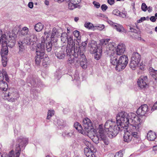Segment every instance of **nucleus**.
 <instances>
[{
  "label": "nucleus",
  "mask_w": 157,
  "mask_h": 157,
  "mask_svg": "<svg viewBox=\"0 0 157 157\" xmlns=\"http://www.w3.org/2000/svg\"><path fill=\"white\" fill-rule=\"evenodd\" d=\"M125 45L123 44H120L117 46L116 54L118 55L123 54L125 51Z\"/></svg>",
  "instance_id": "f3484780"
},
{
  "label": "nucleus",
  "mask_w": 157,
  "mask_h": 157,
  "mask_svg": "<svg viewBox=\"0 0 157 157\" xmlns=\"http://www.w3.org/2000/svg\"><path fill=\"white\" fill-rule=\"evenodd\" d=\"M19 98L18 95L14 92H9L4 94V98L7 99L8 101L13 102L17 100Z\"/></svg>",
  "instance_id": "423d86ee"
},
{
  "label": "nucleus",
  "mask_w": 157,
  "mask_h": 157,
  "mask_svg": "<svg viewBox=\"0 0 157 157\" xmlns=\"http://www.w3.org/2000/svg\"><path fill=\"white\" fill-rule=\"evenodd\" d=\"M113 13L115 15L118 16L122 17H125L126 16L125 14L123 13L122 12H120L117 9L114 10L113 12Z\"/></svg>",
  "instance_id": "7c9ffc66"
},
{
  "label": "nucleus",
  "mask_w": 157,
  "mask_h": 157,
  "mask_svg": "<svg viewBox=\"0 0 157 157\" xmlns=\"http://www.w3.org/2000/svg\"><path fill=\"white\" fill-rule=\"evenodd\" d=\"M36 56L35 57V63L37 65L39 64V56L38 55L39 50L38 49H36Z\"/></svg>",
  "instance_id": "58836bf2"
},
{
  "label": "nucleus",
  "mask_w": 157,
  "mask_h": 157,
  "mask_svg": "<svg viewBox=\"0 0 157 157\" xmlns=\"http://www.w3.org/2000/svg\"><path fill=\"white\" fill-rule=\"evenodd\" d=\"M147 138L150 141H153L156 138V135L154 132L150 131L148 132Z\"/></svg>",
  "instance_id": "4be33fe9"
},
{
  "label": "nucleus",
  "mask_w": 157,
  "mask_h": 157,
  "mask_svg": "<svg viewBox=\"0 0 157 157\" xmlns=\"http://www.w3.org/2000/svg\"><path fill=\"white\" fill-rule=\"evenodd\" d=\"M150 74L153 78L157 82V71L152 69L150 72Z\"/></svg>",
  "instance_id": "473e14b6"
},
{
  "label": "nucleus",
  "mask_w": 157,
  "mask_h": 157,
  "mask_svg": "<svg viewBox=\"0 0 157 157\" xmlns=\"http://www.w3.org/2000/svg\"><path fill=\"white\" fill-rule=\"evenodd\" d=\"M139 69L141 70H144L145 67V65L142 62L141 63L139 66Z\"/></svg>",
  "instance_id": "5fc2aeb1"
},
{
  "label": "nucleus",
  "mask_w": 157,
  "mask_h": 157,
  "mask_svg": "<svg viewBox=\"0 0 157 157\" xmlns=\"http://www.w3.org/2000/svg\"><path fill=\"white\" fill-rule=\"evenodd\" d=\"M141 58V56L137 52L134 53L131 57V59L139 63Z\"/></svg>",
  "instance_id": "5701e85b"
},
{
  "label": "nucleus",
  "mask_w": 157,
  "mask_h": 157,
  "mask_svg": "<svg viewBox=\"0 0 157 157\" xmlns=\"http://www.w3.org/2000/svg\"><path fill=\"white\" fill-rule=\"evenodd\" d=\"M93 141L95 143H97L98 142V138L97 136H94L93 138H92Z\"/></svg>",
  "instance_id": "4d7b16f0"
},
{
  "label": "nucleus",
  "mask_w": 157,
  "mask_h": 157,
  "mask_svg": "<svg viewBox=\"0 0 157 157\" xmlns=\"http://www.w3.org/2000/svg\"><path fill=\"white\" fill-rule=\"evenodd\" d=\"M19 145L18 147H16L15 151H11L8 154H6L5 157H19L20 154L21 148Z\"/></svg>",
  "instance_id": "9d476101"
},
{
  "label": "nucleus",
  "mask_w": 157,
  "mask_h": 157,
  "mask_svg": "<svg viewBox=\"0 0 157 157\" xmlns=\"http://www.w3.org/2000/svg\"><path fill=\"white\" fill-rule=\"evenodd\" d=\"M28 6L31 9H32L33 7V3L32 2H29L28 4Z\"/></svg>",
  "instance_id": "338daca9"
},
{
  "label": "nucleus",
  "mask_w": 157,
  "mask_h": 157,
  "mask_svg": "<svg viewBox=\"0 0 157 157\" xmlns=\"http://www.w3.org/2000/svg\"><path fill=\"white\" fill-rule=\"evenodd\" d=\"M110 40L109 39H102L100 40V44L102 46L106 45Z\"/></svg>",
  "instance_id": "ea45409f"
},
{
  "label": "nucleus",
  "mask_w": 157,
  "mask_h": 157,
  "mask_svg": "<svg viewBox=\"0 0 157 157\" xmlns=\"http://www.w3.org/2000/svg\"><path fill=\"white\" fill-rule=\"evenodd\" d=\"M84 51H82V50H80L79 49H78V54H76L75 53V58H77V57L78 56V55L80 57V59H86L85 57V56L84 54Z\"/></svg>",
  "instance_id": "a878e982"
},
{
  "label": "nucleus",
  "mask_w": 157,
  "mask_h": 157,
  "mask_svg": "<svg viewBox=\"0 0 157 157\" xmlns=\"http://www.w3.org/2000/svg\"><path fill=\"white\" fill-rule=\"evenodd\" d=\"M122 155L121 152L119 151L115 154L114 157H122Z\"/></svg>",
  "instance_id": "680f3d73"
},
{
  "label": "nucleus",
  "mask_w": 157,
  "mask_h": 157,
  "mask_svg": "<svg viewBox=\"0 0 157 157\" xmlns=\"http://www.w3.org/2000/svg\"><path fill=\"white\" fill-rule=\"evenodd\" d=\"M54 114V111L52 110H49L48 112L47 119H49Z\"/></svg>",
  "instance_id": "c03bdc74"
},
{
  "label": "nucleus",
  "mask_w": 157,
  "mask_h": 157,
  "mask_svg": "<svg viewBox=\"0 0 157 157\" xmlns=\"http://www.w3.org/2000/svg\"><path fill=\"white\" fill-rule=\"evenodd\" d=\"M67 34L66 33H63L61 36V41L63 43H65L68 40Z\"/></svg>",
  "instance_id": "72a5a7b5"
},
{
  "label": "nucleus",
  "mask_w": 157,
  "mask_h": 157,
  "mask_svg": "<svg viewBox=\"0 0 157 157\" xmlns=\"http://www.w3.org/2000/svg\"><path fill=\"white\" fill-rule=\"evenodd\" d=\"M112 25L117 31L124 33H126L127 32V30L121 25L117 23H113L112 24Z\"/></svg>",
  "instance_id": "4468645a"
},
{
  "label": "nucleus",
  "mask_w": 157,
  "mask_h": 157,
  "mask_svg": "<svg viewBox=\"0 0 157 157\" xmlns=\"http://www.w3.org/2000/svg\"><path fill=\"white\" fill-rule=\"evenodd\" d=\"M102 48H99L98 51L95 52L96 53L94 55V58L97 60H99L101 57V53L102 52Z\"/></svg>",
  "instance_id": "cd10ccee"
},
{
  "label": "nucleus",
  "mask_w": 157,
  "mask_h": 157,
  "mask_svg": "<svg viewBox=\"0 0 157 157\" xmlns=\"http://www.w3.org/2000/svg\"><path fill=\"white\" fill-rule=\"evenodd\" d=\"M133 113H130L128 114L127 113L122 111L118 113L116 116V121L117 125H120L123 127H127L129 125V120H132L133 122L134 119L132 121L131 119H133V117L131 116V114ZM119 128L117 127V129Z\"/></svg>",
  "instance_id": "7ed1b4c3"
},
{
  "label": "nucleus",
  "mask_w": 157,
  "mask_h": 157,
  "mask_svg": "<svg viewBox=\"0 0 157 157\" xmlns=\"http://www.w3.org/2000/svg\"><path fill=\"white\" fill-rule=\"evenodd\" d=\"M34 28L37 32L39 31V24L38 23L37 24L35 25Z\"/></svg>",
  "instance_id": "69168bd1"
},
{
  "label": "nucleus",
  "mask_w": 157,
  "mask_h": 157,
  "mask_svg": "<svg viewBox=\"0 0 157 157\" xmlns=\"http://www.w3.org/2000/svg\"><path fill=\"white\" fill-rule=\"evenodd\" d=\"M139 63L131 59L129 66L133 70H135L138 66Z\"/></svg>",
  "instance_id": "bb28decb"
},
{
  "label": "nucleus",
  "mask_w": 157,
  "mask_h": 157,
  "mask_svg": "<svg viewBox=\"0 0 157 157\" xmlns=\"http://www.w3.org/2000/svg\"><path fill=\"white\" fill-rule=\"evenodd\" d=\"M110 62L113 65L116 66L118 63V60H117V57L116 56H111Z\"/></svg>",
  "instance_id": "c85d7f7f"
},
{
  "label": "nucleus",
  "mask_w": 157,
  "mask_h": 157,
  "mask_svg": "<svg viewBox=\"0 0 157 157\" xmlns=\"http://www.w3.org/2000/svg\"><path fill=\"white\" fill-rule=\"evenodd\" d=\"M7 54H6V55ZM1 56L2 57V63L3 66V67H5L6 66V64H7V61H6V57L3 56Z\"/></svg>",
  "instance_id": "09e8293b"
},
{
  "label": "nucleus",
  "mask_w": 157,
  "mask_h": 157,
  "mask_svg": "<svg viewBox=\"0 0 157 157\" xmlns=\"http://www.w3.org/2000/svg\"><path fill=\"white\" fill-rule=\"evenodd\" d=\"M8 88V85L6 82L2 80L0 81V89L4 91H6Z\"/></svg>",
  "instance_id": "b1692460"
},
{
  "label": "nucleus",
  "mask_w": 157,
  "mask_h": 157,
  "mask_svg": "<svg viewBox=\"0 0 157 157\" xmlns=\"http://www.w3.org/2000/svg\"><path fill=\"white\" fill-rule=\"evenodd\" d=\"M130 30H131V32H133L132 34L133 36V37H134L135 39H137L139 37L138 34L135 32V29L130 28Z\"/></svg>",
  "instance_id": "8fccbe9b"
},
{
  "label": "nucleus",
  "mask_w": 157,
  "mask_h": 157,
  "mask_svg": "<svg viewBox=\"0 0 157 157\" xmlns=\"http://www.w3.org/2000/svg\"><path fill=\"white\" fill-rule=\"evenodd\" d=\"M65 49L64 48H61L57 49L55 52V55L59 59H63L66 56Z\"/></svg>",
  "instance_id": "9b49d317"
},
{
  "label": "nucleus",
  "mask_w": 157,
  "mask_h": 157,
  "mask_svg": "<svg viewBox=\"0 0 157 157\" xmlns=\"http://www.w3.org/2000/svg\"><path fill=\"white\" fill-rule=\"evenodd\" d=\"M67 46L74 47L75 44L73 42V40L71 37H70L68 38L67 40Z\"/></svg>",
  "instance_id": "4c0bfd02"
},
{
  "label": "nucleus",
  "mask_w": 157,
  "mask_h": 157,
  "mask_svg": "<svg viewBox=\"0 0 157 157\" xmlns=\"http://www.w3.org/2000/svg\"><path fill=\"white\" fill-rule=\"evenodd\" d=\"M148 106L146 104H144L141 105L137 110V114L141 116L140 117H136H136L139 118L140 117H142L145 121L144 119L143 118L142 116L144 115L148 111Z\"/></svg>",
  "instance_id": "6e6552de"
},
{
  "label": "nucleus",
  "mask_w": 157,
  "mask_h": 157,
  "mask_svg": "<svg viewBox=\"0 0 157 157\" xmlns=\"http://www.w3.org/2000/svg\"><path fill=\"white\" fill-rule=\"evenodd\" d=\"M62 135L63 136H67L68 137H71L73 136H74L73 132L72 131L68 132H63L62 134Z\"/></svg>",
  "instance_id": "a19ab883"
},
{
  "label": "nucleus",
  "mask_w": 157,
  "mask_h": 157,
  "mask_svg": "<svg viewBox=\"0 0 157 157\" xmlns=\"http://www.w3.org/2000/svg\"><path fill=\"white\" fill-rule=\"evenodd\" d=\"M85 26L89 29H91L94 27L93 24L90 22L85 23Z\"/></svg>",
  "instance_id": "de8ad7c7"
},
{
  "label": "nucleus",
  "mask_w": 157,
  "mask_h": 157,
  "mask_svg": "<svg viewBox=\"0 0 157 157\" xmlns=\"http://www.w3.org/2000/svg\"><path fill=\"white\" fill-rule=\"evenodd\" d=\"M93 148H89L87 147L84 148V154L87 157H95V153L92 151Z\"/></svg>",
  "instance_id": "a211bd4d"
},
{
  "label": "nucleus",
  "mask_w": 157,
  "mask_h": 157,
  "mask_svg": "<svg viewBox=\"0 0 157 157\" xmlns=\"http://www.w3.org/2000/svg\"><path fill=\"white\" fill-rule=\"evenodd\" d=\"M58 34V33L57 29L55 28H53L52 29V34L51 35V38H54L56 37H57Z\"/></svg>",
  "instance_id": "e433bc0d"
},
{
  "label": "nucleus",
  "mask_w": 157,
  "mask_h": 157,
  "mask_svg": "<svg viewBox=\"0 0 157 157\" xmlns=\"http://www.w3.org/2000/svg\"><path fill=\"white\" fill-rule=\"evenodd\" d=\"M132 139V136L130 132L127 131L124 133L123 136V140L126 142L129 143L131 142Z\"/></svg>",
  "instance_id": "6ab92c4d"
},
{
  "label": "nucleus",
  "mask_w": 157,
  "mask_h": 157,
  "mask_svg": "<svg viewBox=\"0 0 157 157\" xmlns=\"http://www.w3.org/2000/svg\"><path fill=\"white\" fill-rule=\"evenodd\" d=\"M75 128L81 134L85 135L86 134V131L82 129V127L81 125L78 122H76L74 124Z\"/></svg>",
  "instance_id": "aec40b11"
},
{
  "label": "nucleus",
  "mask_w": 157,
  "mask_h": 157,
  "mask_svg": "<svg viewBox=\"0 0 157 157\" xmlns=\"http://www.w3.org/2000/svg\"><path fill=\"white\" fill-rule=\"evenodd\" d=\"M29 29L27 27H24L23 28L22 30L18 33L19 35L23 36L26 35L28 33Z\"/></svg>",
  "instance_id": "c756f323"
},
{
  "label": "nucleus",
  "mask_w": 157,
  "mask_h": 157,
  "mask_svg": "<svg viewBox=\"0 0 157 157\" xmlns=\"http://www.w3.org/2000/svg\"><path fill=\"white\" fill-rule=\"evenodd\" d=\"M137 84L141 88H144L148 86L147 78L146 76H140L137 81Z\"/></svg>",
  "instance_id": "0eeeda50"
},
{
  "label": "nucleus",
  "mask_w": 157,
  "mask_h": 157,
  "mask_svg": "<svg viewBox=\"0 0 157 157\" xmlns=\"http://www.w3.org/2000/svg\"><path fill=\"white\" fill-rule=\"evenodd\" d=\"M25 44L21 41H19L18 42L17 46L19 49L18 52L20 55H23L25 53Z\"/></svg>",
  "instance_id": "dca6fc26"
},
{
  "label": "nucleus",
  "mask_w": 157,
  "mask_h": 157,
  "mask_svg": "<svg viewBox=\"0 0 157 157\" xmlns=\"http://www.w3.org/2000/svg\"><path fill=\"white\" fill-rule=\"evenodd\" d=\"M17 144L16 147H18L19 145L20 147L25 146L28 143V139L24 137H21L17 140Z\"/></svg>",
  "instance_id": "ddd939ff"
},
{
  "label": "nucleus",
  "mask_w": 157,
  "mask_h": 157,
  "mask_svg": "<svg viewBox=\"0 0 157 157\" xmlns=\"http://www.w3.org/2000/svg\"><path fill=\"white\" fill-rule=\"evenodd\" d=\"M41 39V43L40 45V59L43 58L42 57L44 55L45 51V38L44 37L42 36Z\"/></svg>",
  "instance_id": "2eb2a0df"
},
{
  "label": "nucleus",
  "mask_w": 157,
  "mask_h": 157,
  "mask_svg": "<svg viewBox=\"0 0 157 157\" xmlns=\"http://www.w3.org/2000/svg\"><path fill=\"white\" fill-rule=\"evenodd\" d=\"M83 125L84 129L87 132L92 129L93 126L90 120L88 118L84 119L83 121Z\"/></svg>",
  "instance_id": "1a4fd4ad"
},
{
  "label": "nucleus",
  "mask_w": 157,
  "mask_h": 157,
  "mask_svg": "<svg viewBox=\"0 0 157 157\" xmlns=\"http://www.w3.org/2000/svg\"><path fill=\"white\" fill-rule=\"evenodd\" d=\"M84 144L87 147L89 148H93V146L92 145L90 142L86 140H84L83 142Z\"/></svg>",
  "instance_id": "a18cd8bd"
},
{
  "label": "nucleus",
  "mask_w": 157,
  "mask_h": 157,
  "mask_svg": "<svg viewBox=\"0 0 157 157\" xmlns=\"http://www.w3.org/2000/svg\"><path fill=\"white\" fill-rule=\"evenodd\" d=\"M86 45L87 43L86 42H82L80 44L78 49L80 50H82V51H85Z\"/></svg>",
  "instance_id": "c9c22d12"
},
{
  "label": "nucleus",
  "mask_w": 157,
  "mask_h": 157,
  "mask_svg": "<svg viewBox=\"0 0 157 157\" xmlns=\"http://www.w3.org/2000/svg\"><path fill=\"white\" fill-rule=\"evenodd\" d=\"M71 1L76 6H77V8H80V6L79 5V4L81 2V0H71Z\"/></svg>",
  "instance_id": "79ce46f5"
},
{
  "label": "nucleus",
  "mask_w": 157,
  "mask_h": 157,
  "mask_svg": "<svg viewBox=\"0 0 157 157\" xmlns=\"http://www.w3.org/2000/svg\"><path fill=\"white\" fill-rule=\"evenodd\" d=\"M4 74L3 72L0 71V81L4 79Z\"/></svg>",
  "instance_id": "052dcab7"
},
{
  "label": "nucleus",
  "mask_w": 157,
  "mask_h": 157,
  "mask_svg": "<svg viewBox=\"0 0 157 157\" xmlns=\"http://www.w3.org/2000/svg\"><path fill=\"white\" fill-rule=\"evenodd\" d=\"M49 58L48 57L45 56L42 61V65L45 67L47 66L49 63Z\"/></svg>",
  "instance_id": "f704fd0d"
},
{
  "label": "nucleus",
  "mask_w": 157,
  "mask_h": 157,
  "mask_svg": "<svg viewBox=\"0 0 157 157\" xmlns=\"http://www.w3.org/2000/svg\"><path fill=\"white\" fill-rule=\"evenodd\" d=\"M2 71L4 74V76H5L6 81H7L9 78H8V76L7 74V72L4 69H2Z\"/></svg>",
  "instance_id": "e2e57ef3"
},
{
  "label": "nucleus",
  "mask_w": 157,
  "mask_h": 157,
  "mask_svg": "<svg viewBox=\"0 0 157 157\" xmlns=\"http://www.w3.org/2000/svg\"><path fill=\"white\" fill-rule=\"evenodd\" d=\"M107 51H109L111 50H113V46L112 43H109L108 45H106Z\"/></svg>",
  "instance_id": "603ef678"
},
{
  "label": "nucleus",
  "mask_w": 157,
  "mask_h": 157,
  "mask_svg": "<svg viewBox=\"0 0 157 157\" xmlns=\"http://www.w3.org/2000/svg\"><path fill=\"white\" fill-rule=\"evenodd\" d=\"M76 8H77V6H76L71 1L68 3V8L69 9L73 10Z\"/></svg>",
  "instance_id": "49530a36"
},
{
  "label": "nucleus",
  "mask_w": 157,
  "mask_h": 157,
  "mask_svg": "<svg viewBox=\"0 0 157 157\" xmlns=\"http://www.w3.org/2000/svg\"><path fill=\"white\" fill-rule=\"evenodd\" d=\"M89 47H90V51L91 53H95L99 48H102L101 45L97 46V43L95 41H93L89 44Z\"/></svg>",
  "instance_id": "f8f14e48"
},
{
  "label": "nucleus",
  "mask_w": 157,
  "mask_h": 157,
  "mask_svg": "<svg viewBox=\"0 0 157 157\" xmlns=\"http://www.w3.org/2000/svg\"><path fill=\"white\" fill-rule=\"evenodd\" d=\"M104 128V130L99 125L98 130L101 139L105 145H107L109 144V141L107 136L110 137L111 135L112 137H115L118 133L119 128L117 129V126H116L115 122L109 120L106 121Z\"/></svg>",
  "instance_id": "f257e3e1"
},
{
  "label": "nucleus",
  "mask_w": 157,
  "mask_h": 157,
  "mask_svg": "<svg viewBox=\"0 0 157 157\" xmlns=\"http://www.w3.org/2000/svg\"><path fill=\"white\" fill-rule=\"evenodd\" d=\"M150 20L153 22H154L156 21V18L154 16H151L150 18Z\"/></svg>",
  "instance_id": "774afa93"
},
{
  "label": "nucleus",
  "mask_w": 157,
  "mask_h": 157,
  "mask_svg": "<svg viewBox=\"0 0 157 157\" xmlns=\"http://www.w3.org/2000/svg\"><path fill=\"white\" fill-rule=\"evenodd\" d=\"M131 116L133 117V119H131L132 121L134 119V123L133 124H132L130 126L131 133L132 136V137H133L136 139H140L139 133L136 131L139 132L141 130V127L144 122V120L142 117L136 118V114L134 113L132 114Z\"/></svg>",
  "instance_id": "f03ea898"
},
{
  "label": "nucleus",
  "mask_w": 157,
  "mask_h": 157,
  "mask_svg": "<svg viewBox=\"0 0 157 157\" xmlns=\"http://www.w3.org/2000/svg\"><path fill=\"white\" fill-rule=\"evenodd\" d=\"M141 9L144 11H146L147 9V6L145 3H143L141 6Z\"/></svg>",
  "instance_id": "6e6d98bb"
},
{
  "label": "nucleus",
  "mask_w": 157,
  "mask_h": 157,
  "mask_svg": "<svg viewBox=\"0 0 157 157\" xmlns=\"http://www.w3.org/2000/svg\"><path fill=\"white\" fill-rule=\"evenodd\" d=\"M128 62V57L125 55L120 56L118 60V64L116 66V70L120 71L124 69L127 66Z\"/></svg>",
  "instance_id": "20e7f679"
},
{
  "label": "nucleus",
  "mask_w": 157,
  "mask_h": 157,
  "mask_svg": "<svg viewBox=\"0 0 157 157\" xmlns=\"http://www.w3.org/2000/svg\"><path fill=\"white\" fill-rule=\"evenodd\" d=\"M80 60L81 61L80 64L81 67L83 69H86L87 67L86 59H80Z\"/></svg>",
  "instance_id": "2f4dec72"
},
{
  "label": "nucleus",
  "mask_w": 157,
  "mask_h": 157,
  "mask_svg": "<svg viewBox=\"0 0 157 157\" xmlns=\"http://www.w3.org/2000/svg\"><path fill=\"white\" fill-rule=\"evenodd\" d=\"M52 43L51 42L46 43V49L48 52H50L52 50Z\"/></svg>",
  "instance_id": "37998d69"
},
{
  "label": "nucleus",
  "mask_w": 157,
  "mask_h": 157,
  "mask_svg": "<svg viewBox=\"0 0 157 157\" xmlns=\"http://www.w3.org/2000/svg\"><path fill=\"white\" fill-rule=\"evenodd\" d=\"M108 6L105 4H103L101 6V8L103 11H105L108 9Z\"/></svg>",
  "instance_id": "13d9d810"
},
{
  "label": "nucleus",
  "mask_w": 157,
  "mask_h": 157,
  "mask_svg": "<svg viewBox=\"0 0 157 157\" xmlns=\"http://www.w3.org/2000/svg\"><path fill=\"white\" fill-rule=\"evenodd\" d=\"M15 43V41L14 40L12 41L11 40L9 41L8 43V46L10 48H12L14 46Z\"/></svg>",
  "instance_id": "864d4df0"
},
{
  "label": "nucleus",
  "mask_w": 157,
  "mask_h": 157,
  "mask_svg": "<svg viewBox=\"0 0 157 157\" xmlns=\"http://www.w3.org/2000/svg\"><path fill=\"white\" fill-rule=\"evenodd\" d=\"M6 35L3 34L2 30L0 29V40H2V49L1 54L3 56L8 54V50L6 41Z\"/></svg>",
  "instance_id": "39448f33"
},
{
  "label": "nucleus",
  "mask_w": 157,
  "mask_h": 157,
  "mask_svg": "<svg viewBox=\"0 0 157 157\" xmlns=\"http://www.w3.org/2000/svg\"><path fill=\"white\" fill-rule=\"evenodd\" d=\"M73 34L74 36L76 37L78 40L80 39L79 37V32L77 30H75L73 32Z\"/></svg>",
  "instance_id": "3c124183"
},
{
  "label": "nucleus",
  "mask_w": 157,
  "mask_h": 157,
  "mask_svg": "<svg viewBox=\"0 0 157 157\" xmlns=\"http://www.w3.org/2000/svg\"><path fill=\"white\" fill-rule=\"evenodd\" d=\"M93 4L97 8H98L100 7V5L99 3L96 1H94L93 2Z\"/></svg>",
  "instance_id": "bf43d9fd"
},
{
  "label": "nucleus",
  "mask_w": 157,
  "mask_h": 157,
  "mask_svg": "<svg viewBox=\"0 0 157 157\" xmlns=\"http://www.w3.org/2000/svg\"><path fill=\"white\" fill-rule=\"evenodd\" d=\"M74 47H72L67 46L65 52H66L67 56L71 55H75V50Z\"/></svg>",
  "instance_id": "412c9836"
},
{
  "label": "nucleus",
  "mask_w": 157,
  "mask_h": 157,
  "mask_svg": "<svg viewBox=\"0 0 157 157\" xmlns=\"http://www.w3.org/2000/svg\"><path fill=\"white\" fill-rule=\"evenodd\" d=\"M69 56V57L67 60V63L68 64L72 65L75 63V60L76 61L77 63H79V61H78L77 59L76 60L77 58H75V55H71L70 56Z\"/></svg>",
  "instance_id": "393cba45"
},
{
  "label": "nucleus",
  "mask_w": 157,
  "mask_h": 157,
  "mask_svg": "<svg viewBox=\"0 0 157 157\" xmlns=\"http://www.w3.org/2000/svg\"><path fill=\"white\" fill-rule=\"evenodd\" d=\"M156 109H157V102L155 103L153 106L152 107L151 110L154 111Z\"/></svg>",
  "instance_id": "0e129e2a"
}]
</instances>
